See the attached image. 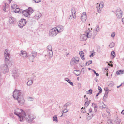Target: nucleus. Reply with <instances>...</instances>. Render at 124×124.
<instances>
[{
    "label": "nucleus",
    "mask_w": 124,
    "mask_h": 124,
    "mask_svg": "<svg viewBox=\"0 0 124 124\" xmlns=\"http://www.w3.org/2000/svg\"><path fill=\"white\" fill-rule=\"evenodd\" d=\"M68 109H67L66 108H65L62 111V114H63L64 113H66L67 112H68Z\"/></svg>",
    "instance_id": "41"
},
{
    "label": "nucleus",
    "mask_w": 124,
    "mask_h": 124,
    "mask_svg": "<svg viewBox=\"0 0 124 124\" xmlns=\"http://www.w3.org/2000/svg\"><path fill=\"white\" fill-rule=\"evenodd\" d=\"M108 93H105L104 94V95L103 97V99L104 101H106V98H107L108 96Z\"/></svg>",
    "instance_id": "31"
},
{
    "label": "nucleus",
    "mask_w": 124,
    "mask_h": 124,
    "mask_svg": "<svg viewBox=\"0 0 124 124\" xmlns=\"http://www.w3.org/2000/svg\"><path fill=\"white\" fill-rule=\"evenodd\" d=\"M2 78V75L1 73H0V80H1Z\"/></svg>",
    "instance_id": "59"
},
{
    "label": "nucleus",
    "mask_w": 124,
    "mask_h": 124,
    "mask_svg": "<svg viewBox=\"0 0 124 124\" xmlns=\"http://www.w3.org/2000/svg\"><path fill=\"white\" fill-rule=\"evenodd\" d=\"M93 32L92 31H91L90 30H89L88 31H87L86 34V35L87 38H90L92 36H93L94 38V37L97 34V32H94L93 31Z\"/></svg>",
    "instance_id": "9"
},
{
    "label": "nucleus",
    "mask_w": 124,
    "mask_h": 124,
    "mask_svg": "<svg viewBox=\"0 0 124 124\" xmlns=\"http://www.w3.org/2000/svg\"><path fill=\"white\" fill-rule=\"evenodd\" d=\"M8 4H6V3H5L3 7V10L5 11H6V9L8 8Z\"/></svg>",
    "instance_id": "26"
},
{
    "label": "nucleus",
    "mask_w": 124,
    "mask_h": 124,
    "mask_svg": "<svg viewBox=\"0 0 124 124\" xmlns=\"http://www.w3.org/2000/svg\"><path fill=\"white\" fill-rule=\"evenodd\" d=\"M105 91V93H108L109 90L108 89V87H107L105 88L104 89Z\"/></svg>",
    "instance_id": "45"
},
{
    "label": "nucleus",
    "mask_w": 124,
    "mask_h": 124,
    "mask_svg": "<svg viewBox=\"0 0 124 124\" xmlns=\"http://www.w3.org/2000/svg\"><path fill=\"white\" fill-rule=\"evenodd\" d=\"M115 35V33L114 32H113L111 34V36L112 37H114Z\"/></svg>",
    "instance_id": "53"
},
{
    "label": "nucleus",
    "mask_w": 124,
    "mask_h": 124,
    "mask_svg": "<svg viewBox=\"0 0 124 124\" xmlns=\"http://www.w3.org/2000/svg\"><path fill=\"white\" fill-rule=\"evenodd\" d=\"M53 120L54 121H56L57 122V116L55 115L53 117Z\"/></svg>",
    "instance_id": "35"
},
{
    "label": "nucleus",
    "mask_w": 124,
    "mask_h": 124,
    "mask_svg": "<svg viewBox=\"0 0 124 124\" xmlns=\"http://www.w3.org/2000/svg\"><path fill=\"white\" fill-rule=\"evenodd\" d=\"M23 110L18 108L14 110V113L19 117V120L20 121H23L24 119V112H22Z\"/></svg>",
    "instance_id": "2"
},
{
    "label": "nucleus",
    "mask_w": 124,
    "mask_h": 124,
    "mask_svg": "<svg viewBox=\"0 0 124 124\" xmlns=\"http://www.w3.org/2000/svg\"><path fill=\"white\" fill-rule=\"evenodd\" d=\"M29 13L30 15L32 13L33 11V10L32 8L31 7H29L26 10Z\"/></svg>",
    "instance_id": "23"
},
{
    "label": "nucleus",
    "mask_w": 124,
    "mask_h": 124,
    "mask_svg": "<svg viewBox=\"0 0 124 124\" xmlns=\"http://www.w3.org/2000/svg\"><path fill=\"white\" fill-rule=\"evenodd\" d=\"M102 116L103 117H105L107 115L105 113H103L102 114Z\"/></svg>",
    "instance_id": "56"
},
{
    "label": "nucleus",
    "mask_w": 124,
    "mask_h": 124,
    "mask_svg": "<svg viewBox=\"0 0 124 124\" xmlns=\"http://www.w3.org/2000/svg\"><path fill=\"white\" fill-rule=\"evenodd\" d=\"M20 55L24 58H26L27 57L26 53L25 51H21L20 53Z\"/></svg>",
    "instance_id": "16"
},
{
    "label": "nucleus",
    "mask_w": 124,
    "mask_h": 124,
    "mask_svg": "<svg viewBox=\"0 0 124 124\" xmlns=\"http://www.w3.org/2000/svg\"><path fill=\"white\" fill-rule=\"evenodd\" d=\"M16 5L14 4L11 6V9L12 10H12H15V9L16 8Z\"/></svg>",
    "instance_id": "30"
},
{
    "label": "nucleus",
    "mask_w": 124,
    "mask_h": 124,
    "mask_svg": "<svg viewBox=\"0 0 124 124\" xmlns=\"http://www.w3.org/2000/svg\"><path fill=\"white\" fill-rule=\"evenodd\" d=\"M33 98L32 97H30L28 99V100L30 101H33Z\"/></svg>",
    "instance_id": "55"
},
{
    "label": "nucleus",
    "mask_w": 124,
    "mask_h": 124,
    "mask_svg": "<svg viewBox=\"0 0 124 124\" xmlns=\"http://www.w3.org/2000/svg\"><path fill=\"white\" fill-rule=\"evenodd\" d=\"M79 58L77 57H73L70 61V65L72 66L78 63L79 61Z\"/></svg>",
    "instance_id": "7"
},
{
    "label": "nucleus",
    "mask_w": 124,
    "mask_h": 124,
    "mask_svg": "<svg viewBox=\"0 0 124 124\" xmlns=\"http://www.w3.org/2000/svg\"><path fill=\"white\" fill-rule=\"evenodd\" d=\"M92 60H90L86 62V65L87 66L89 65L90 64L92 63Z\"/></svg>",
    "instance_id": "37"
},
{
    "label": "nucleus",
    "mask_w": 124,
    "mask_h": 124,
    "mask_svg": "<svg viewBox=\"0 0 124 124\" xmlns=\"http://www.w3.org/2000/svg\"><path fill=\"white\" fill-rule=\"evenodd\" d=\"M15 21V19L14 17H9V23L10 24H13Z\"/></svg>",
    "instance_id": "20"
},
{
    "label": "nucleus",
    "mask_w": 124,
    "mask_h": 124,
    "mask_svg": "<svg viewBox=\"0 0 124 124\" xmlns=\"http://www.w3.org/2000/svg\"><path fill=\"white\" fill-rule=\"evenodd\" d=\"M114 83L113 82L111 81L109 84V85L111 86H112L114 85Z\"/></svg>",
    "instance_id": "49"
},
{
    "label": "nucleus",
    "mask_w": 124,
    "mask_h": 124,
    "mask_svg": "<svg viewBox=\"0 0 124 124\" xmlns=\"http://www.w3.org/2000/svg\"><path fill=\"white\" fill-rule=\"evenodd\" d=\"M92 91H93L92 90H89L88 91H87V93L90 94H91L92 93Z\"/></svg>",
    "instance_id": "46"
},
{
    "label": "nucleus",
    "mask_w": 124,
    "mask_h": 124,
    "mask_svg": "<svg viewBox=\"0 0 124 124\" xmlns=\"http://www.w3.org/2000/svg\"><path fill=\"white\" fill-rule=\"evenodd\" d=\"M101 48L100 46H98L97 48V51L98 52L100 53L101 51Z\"/></svg>",
    "instance_id": "42"
},
{
    "label": "nucleus",
    "mask_w": 124,
    "mask_h": 124,
    "mask_svg": "<svg viewBox=\"0 0 124 124\" xmlns=\"http://www.w3.org/2000/svg\"><path fill=\"white\" fill-rule=\"evenodd\" d=\"M107 123L108 124H114L112 120L109 119L108 120Z\"/></svg>",
    "instance_id": "34"
},
{
    "label": "nucleus",
    "mask_w": 124,
    "mask_h": 124,
    "mask_svg": "<svg viewBox=\"0 0 124 124\" xmlns=\"http://www.w3.org/2000/svg\"><path fill=\"white\" fill-rule=\"evenodd\" d=\"M88 115L87 116V120H89L91 119L92 117L94 116L95 114L94 113H87Z\"/></svg>",
    "instance_id": "18"
},
{
    "label": "nucleus",
    "mask_w": 124,
    "mask_h": 124,
    "mask_svg": "<svg viewBox=\"0 0 124 124\" xmlns=\"http://www.w3.org/2000/svg\"><path fill=\"white\" fill-rule=\"evenodd\" d=\"M65 80L70 84L72 86H73L74 85L73 83L71 82L69 78H65Z\"/></svg>",
    "instance_id": "27"
},
{
    "label": "nucleus",
    "mask_w": 124,
    "mask_h": 124,
    "mask_svg": "<svg viewBox=\"0 0 124 124\" xmlns=\"http://www.w3.org/2000/svg\"><path fill=\"white\" fill-rule=\"evenodd\" d=\"M116 74L118 75L120 74L119 70L117 71H116Z\"/></svg>",
    "instance_id": "60"
},
{
    "label": "nucleus",
    "mask_w": 124,
    "mask_h": 124,
    "mask_svg": "<svg viewBox=\"0 0 124 124\" xmlns=\"http://www.w3.org/2000/svg\"><path fill=\"white\" fill-rule=\"evenodd\" d=\"M120 74H122L124 72V70H119Z\"/></svg>",
    "instance_id": "54"
},
{
    "label": "nucleus",
    "mask_w": 124,
    "mask_h": 124,
    "mask_svg": "<svg viewBox=\"0 0 124 124\" xmlns=\"http://www.w3.org/2000/svg\"><path fill=\"white\" fill-rule=\"evenodd\" d=\"M37 53L35 51H33L29 55V57L33 59L37 56Z\"/></svg>",
    "instance_id": "13"
},
{
    "label": "nucleus",
    "mask_w": 124,
    "mask_h": 124,
    "mask_svg": "<svg viewBox=\"0 0 124 124\" xmlns=\"http://www.w3.org/2000/svg\"><path fill=\"white\" fill-rule=\"evenodd\" d=\"M124 111V110H123L121 112V113L122 114H123V115L124 114V112L123 111Z\"/></svg>",
    "instance_id": "63"
},
{
    "label": "nucleus",
    "mask_w": 124,
    "mask_h": 124,
    "mask_svg": "<svg viewBox=\"0 0 124 124\" xmlns=\"http://www.w3.org/2000/svg\"><path fill=\"white\" fill-rule=\"evenodd\" d=\"M122 21L123 23H124V17H123L122 20Z\"/></svg>",
    "instance_id": "64"
},
{
    "label": "nucleus",
    "mask_w": 124,
    "mask_h": 124,
    "mask_svg": "<svg viewBox=\"0 0 124 124\" xmlns=\"http://www.w3.org/2000/svg\"><path fill=\"white\" fill-rule=\"evenodd\" d=\"M47 54L49 57L50 58L52 57L53 55V52L52 50L48 51H47Z\"/></svg>",
    "instance_id": "24"
},
{
    "label": "nucleus",
    "mask_w": 124,
    "mask_h": 124,
    "mask_svg": "<svg viewBox=\"0 0 124 124\" xmlns=\"http://www.w3.org/2000/svg\"><path fill=\"white\" fill-rule=\"evenodd\" d=\"M56 28L57 30L58 31V33L62 32L64 29V27L62 25L58 26Z\"/></svg>",
    "instance_id": "12"
},
{
    "label": "nucleus",
    "mask_w": 124,
    "mask_h": 124,
    "mask_svg": "<svg viewBox=\"0 0 124 124\" xmlns=\"http://www.w3.org/2000/svg\"><path fill=\"white\" fill-rule=\"evenodd\" d=\"M88 111L89 112V113H90V114L92 113H93V112H92V109L91 108H90L89 109Z\"/></svg>",
    "instance_id": "51"
},
{
    "label": "nucleus",
    "mask_w": 124,
    "mask_h": 124,
    "mask_svg": "<svg viewBox=\"0 0 124 124\" xmlns=\"http://www.w3.org/2000/svg\"><path fill=\"white\" fill-rule=\"evenodd\" d=\"M98 89L99 91V92L100 93H101L102 91L101 88L100 86H98Z\"/></svg>",
    "instance_id": "48"
},
{
    "label": "nucleus",
    "mask_w": 124,
    "mask_h": 124,
    "mask_svg": "<svg viewBox=\"0 0 124 124\" xmlns=\"http://www.w3.org/2000/svg\"><path fill=\"white\" fill-rule=\"evenodd\" d=\"M87 35L85 34H83L81 35L80 36V39L81 41H85L87 39Z\"/></svg>",
    "instance_id": "14"
},
{
    "label": "nucleus",
    "mask_w": 124,
    "mask_h": 124,
    "mask_svg": "<svg viewBox=\"0 0 124 124\" xmlns=\"http://www.w3.org/2000/svg\"><path fill=\"white\" fill-rule=\"evenodd\" d=\"M71 12L72 16H73V18L75 19L76 18L75 13L76 12V11L74 8H72L71 9Z\"/></svg>",
    "instance_id": "15"
},
{
    "label": "nucleus",
    "mask_w": 124,
    "mask_h": 124,
    "mask_svg": "<svg viewBox=\"0 0 124 124\" xmlns=\"http://www.w3.org/2000/svg\"><path fill=\"white\" fill-rule=\"evenodd\" d=\"M106 112L108 114V115L109 116L110 115V111L109 109L108 108H106Z\"/></svg>",
    "instance_id": "47"
},
{
    "label": "nucleus",
    "mask_w": 124,
    "mask_h": 124,
    "mask_svg": "<svg viewBox=\"0 0 124 124\" xmlns=\"http://www.w3.org/2000/svg\"><path fill=\"white\" fill-rule=\"evenodd\" d=\"M95 31H94V32L96 31L97 32L99 31V26L98 25L96 26L95 28Z\"/></svg>",
    "instance_id": "39"
},
{
    "label": "nucleus",
    "mask_w": 124,
    "mask_h": 124,
    "mask_svg": "<svg viewBox=\"0 0 124 124\" xmlns=\"http://www.w3.org/2000/svg\"><path fill=\"white\" fill-rule=\"evenodd\" d=\"M86 101L85 102V107H87V106H88L89 104L90 103L89 101H91L90 100L89 101H86Z\"/></svg>",
    "instance_id": "36"
},
{
    "label": "nucleus",
    "mask_w": 124,
    "mask_h": 124,
    "mask_svg": "<svg viewBox=\"0 0 124 124\" xmlns=\"http://www.w3.org/2000/svg\"><path fill=\"white\" fill-rule=\"evenodd\" d=\"M12 76L14 78H16L19 76V74L16 70H13L12 72Z\"/></svg>",
    "instance_id": "17"
},
{
    "label": "nucleus",
    "mask_w": 124,
    "mask_h": 124,
    "mask_svg": "<svg viewBox=\"0 0 124 124\" xmlns=\"http://www.w3.org/2000/svg\"><path fill=\"white\" fill-rule=\"evenodd\" d=\"M58 33V31L57 30L56 28H54L50 30L49 33V35L51 37L54 36Z\"/></svg>",
    "instance_id": "5"
},
{
    "label": "nucleus",
    "mask_w": 124,
    "mask_h": 124,
    "mask_svg": "<svg viewBox=\"0 0 124 124\" xmlns=\"http://www.w3.org/2000/svg\"><path fill=\"white\" fill-rule=\"evenodd\" d=\"M74 73L76 76H78L80 74V71L79 70H74Z\"/></svg>",
    "instance_id": "22"
},
{
    "label": "nucleus",
    "mask_w": 124,
    "mask_h": 124,
    "mask_svg": "<svg viewBox=\"0 0 124 124\" xmlns=\"http://www.w3.org/2000/svg\"><path fill=\"white\" fill-rule=\"evenodd\" d=\"M115 46V43L113 42H112L111 43L110 45H109V46L110 48H112L114 47Z\"/></svg>",
    "instance_id": "38"
},
{
    "label": "nucleus",
    "mask_w": 124,
    "mask_h": 124,
    "mask_svg": "<svg viewBox=\"0 0 124 124\" xmlns=\"http://www.w3.org/2000/svg\"><path fill=\"white\" fill-rule=\"evenodd\" d=\"M26 23V20L25 19H21L19 23V27L20 28H22L25 24Z\"/></svg>",
    "instance_id": "10"
},
{
    "label": "nucleus",
    "mask_w": 124,
    "mask_h": 124,
    "mask_svg": "<svg viewBox=\"0 0 124 124\" xmlns=\"http://www.w3.org/2000/svg\"><path fill=\"white\" fill-rule=\"evenodd\" d=\"M81 59L83 60H84L85 59V58L84 57V56H81Z\"/></svg>",
    "instance_id": "62"
},
{
    "label": "nucleus",
    "mask_w": 124,
    "mask_h": 124,
    "mask_svg": "<svg viewBox=\"0 0 124 124\" xmlns=\"http://www.w3.org/2000/svg\"><path fill=\"white\" fill-rule=\"evenodd\" d=\"M24 118H25L26 121L28 123H31L33 120L35 118L36 116L32 115H26L24 113Z\"/></svg>",
    "instance_id": "3"
},
{
    "label": "nucleus",
    "mask_w": 124,
    "mask_h": 124,
    "mask_svg": "<svg viewBox=\"0 0 124 124\" xmlns=\"http://www.w3.org/2000/svg\"><path fill=\"white\" fill-rule=\"evenodd\" d=\"M121 120L118 118L115 120V123L116 124H120V122H121Z\"/></svg>",
    "instance_id": "28"
},
{
    "label": "nucleus",
    "mask_w": 124,
    "mask_h": 124,
    "mask_svg": "<svg viewBox=\"0 0 124 124\" xmlns=\"http://www.w3.org/2000/svg\"><path fill=\"white\" fill-rule=\"evenodd\" d=\"M9 115L10 116H11L12 117H13V114L12 113H10V114H9Z\"/></svg>",
    "instance_id": "58"
},
{
    "label": "nucleus",
    "mask_w": 124,
    "mask_h": 124,
    "mask_svg": "<svg viewBox=\"0 0 124 124\" xmlns=\"http://www.w3.org/2000/svg\"><path fill=\"white\" fill-rule=\"evenodd\" d=\"M20 11V9L19 8H16L14 10H12V11L13 12H15L16 13H17L19 12Z\"/></svg>",
    "instance_id": "29"
},
{
    "label": "nucleus",
    "mask_w": 124,
    "mask_h": 124,
    "mask_svg": "<svg viewBox=\"0 0 124 124\" xmlns=\"http://www.w3.org/2000/svg\"><path fill=\"white\" fill-rule=\"evenodd\" d=\"M33 80L30 78V79H29L27 83V85L29 86H30L33 83Z\"/></svg>",
    "instance_id": "21"
},
{
    "label": "nucleus",
    "mask_w": 124,
    "mask_h": 124,
    "mask_svg": "<svg viewBox=\"0 0 124 124\" xmlns=\"http://www.w3.org/2000/svg\"><path fill=\"white\" fill-rule=\"evenodd\" d=\"M22 13L25 16L28 17H29L30 16L29 13L26 10H25L23 11Z\"/></svg>",
    "instance_id": "19"
},
{
    "label": "nucleus",
    "mask_w": 124,
    "mask_h": 124,
    "mask_svg": "<svg viewBox=\"0 0 124 124\" xmlns=\"http://www.w3.org/2000/svg\"><path fill=\"white\" fill-rule=\"evenodd\" d=\"M111 56H112V57L114 58L115 57V53L114 51H112L111 53Z\"/></svg>",
    "instance_id": "40"
},
{
    "label": "nucleus",
    "mask_w": 124,
    "mask_h": 124,
    "mask_svg": "<svg viewBox=\"0 0 124 124\" xmlns=\"http://www.w3.org/2000/svg\"><path fill=\"white\" fill-rule=\"evenodd\" d=\"M106 106L105 104H103V105L102 106V108H106Z\"/></svg>",
    "instance_id": "57"
},
{
    "label": "nucleus",
    "mask_w": 124,
    "mask_h": 124,
    "mask_svg": "<svg viewBox=\"0 0 124 124\" xmlns=\"http://www.w3.org/2000/svg\"><path fill=\"white\" fill-rule=\"evenodd\" d=\"M93 71L94 73L96 75V76L97 77L99 76V74L98 73H96L95 70H93Z\"/></svg>",
    "instance_id": "52"
},
{
    "label": "nucleus",
    "mask_w": 124,
    "mask_h": 124,
    "mask_svg": "<svg viewBox=\"0 0 124 124\" xmlns=\"http://www.w3.org/2000/svg\"><path fill=\"white\" fill-rule=\"evenodd\" d=\"M41 15L40 13H38V14H36V16L38 18H39L41 16Z\"/></svg>",
    "instance_id": "44"
},
{
    "label": "nucleus",
    "mask_w": 124,
    "mask_h": 124,
    "mask_svg": "<svg viewBox=\"0 0 124 124\" xmlns=\"http://www.w3.org/2000/svg\"><path fill=\"white\" fill-rule=\"evenodd\" d=\"M9 69L8 65L6 64L1 65L0 67V71L6 73L8 72Z\"/></svg>",
    "instance_id": "4"
},
{
    "label": "nucleus",
    "mask_w": 124,
    "mask_h": 124,
    "mask_svg": "<svg viewBox=\"0 0 124 124\" xmlns=\"http://www.w3.org/2000/svg\"><path fill=\"white\" fill-rule=\"evenodd\" d=\"M13 97L15 99L18 100V102L20 105H22L24 104L25 101L21 90H15L13 92Z\"/></svg>",
    "instance_id": "1"
},
{
    "label": "nucleus",
    "mask_w": 124,
    "mask_h": 124,
    "mask_svg": "<svg viewBox=\"0 0 124 124\" xmlns=\"http://www.w3.org/2000/svg\"><path fill=\"white\" fill-rule=\"evenodd\" d=\"M122 11L120 8H117L116 11V14L118 19L121 18L122 17Z\"/></svg>",
    "instance_id": "6"
},
{
    "label": "nucleus",
    "mask_w": 124,
    "mask_h": 124,
    "mask_svg": "<svg viewBox=\"0 0 124 124\" xmlns=\"http://www.w3.org/2000/svg\"><path fill=\"white\" fill-rule=\"evenodd\" d=\"M92 106L94 108L95 112H96V111H97V109H96L97 108V105L95 104L92 103Z\"/></svg>",
    "instance_id": "33"
},
{
    "label": "nucleus",
    "mask_w": 124,
    "mask_h": 124,
    "mask_svg": "<svg viewBox=\"0 0 124 124\" xmlns=\"http://www.w3.org/2000/svg\"><path fill=\"white\" fill-rule=\"evenodd\" d=\"M5 63H7V61H9L10 58V54L9 52L8 49H6L5 51Z\"/></svg>",
    "instance_id": "8"
},
{
    "label": "nucleus",
    "mask_w": 124,
    "mask_h": 124,
    "mask_svg": "<svg viewBox=\"0 0 124 124\" xmlns=\"http://www.w3.org/2000/svg\"><path fill=\"white\" fill-rule=\"evenodd\" d=\"M70 105V104L69 103H67L65 104L64 106V107H66V108L67 107Z\"/></svg>",
    "instance_id": "50"
},
{
    "label": "nucleus",
    "mask_w": 124,
    "mask_h": 124,
    "mask_svg": "<svg viewBox=\"0 0 124 124\" xmlns=\"http://www.w3.org/2000/svg\"><path fill=\"white\" fill-rule=\"evenodd\" d=\"M47 51H52V46L50 45H48L47 47Z\"/></svg>",
    "instance_id": "32"
},
{
    "label": "nucleus",
    "mask_w": 124,
    "mask_h": 124,
    "mask_svg": "<svg viewBox=\"0 0 124 124\" xmlns=\"http://www.w3.org/2000/svg\"><path fill=\"white\" fill-rule=\"evenodd\" d=\"M81 19L83 22L85 21L86 20V13L85 12H83L82 14Z\"/></svg>",
    "instance_id": "11"
},
{
    "label": "nucleus",
    "mask_w": 124,
    "mask_h": 124,
    "mask_svg": "<svg viewBox=\"0 0 124 124\" xmlns=\"http://www.w3.org/2000/svg\"><path fill=\"white\" fill-rule=\"evenodd\" d=\"M79 54L81 56H84V53L82 51H80L79 52Z\"/></svg>",
    "instance_id": "43"
},
{
    "label": "nucleus",
    "mask_w": 124,
    "mask_h": 124,
    "mask_svg": "<svg viewBox=\"0 0 124 124\" xmlns=\"http://www.w3.org/2000/svg\"><path fill=\"white\" fill-rule=\"evenodd\" d=\"M98 4H97V8H99V9H100V8H102L104 6V4L103 3H100L99 4V6H98Z\"/></svg>",
    "instance_id": "25"
},
{
    "label": "nucleus",
    "mask_w": 124,
    "mask_h": 124,
    "mask_svg": "<svg viewBox=\"0 0 124 124\" xmlns=\"http://www.w3.org/2000/svg\"><path fill=\"white\" fill-rule=\"evenodd\" d=\"M108 70V69L107 68H103V70L104 71H106Z\"/></svg>",
    "instance_id": "61"
}]
</instances>
